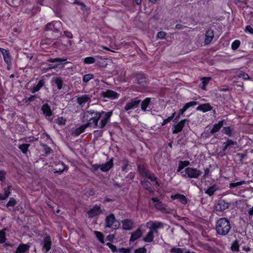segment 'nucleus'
<instances>
[{
	"label": "nucleus",
	"instance_id": "37998d69",
	"mask_svg": "<svg viewBox=\"0 0 253 253\" xmlns=\"http://www.w3.org/2000/svg\"><path fill=\"white\" fill-rule=\"evenodd\" d=\"M94 234L96 236V237L97 238V239H98V240L102 244L104 243V235L103 234L99 232V231H94Z\"/></svg>",
	"mask_w": 253,
	"mask_h": 253
},
{
	"label": "nucleus",
	"instance_id": "052dcab7",
	"mask_svg": "<svg viewBox=\"0 0 253 253\" xmlns=\"http://www.w3.org/2000/svg\"><path fill=\"white\" fill-rule=\"evenodd\" d=\"M16 204V201L14 199L11 198L6 204V207H13Z\"/></svg>",
	"mask_w": 253,
	"mask_h": 253
},
{
	"label": "nucleus",
	"instance_id": "9b49d317",
	"mask_svg": "<svg viewBox=\"0 0 253 253\" xmlns=\"http://www.w3.org/2000/svg\"><path fill=\"white\" fill-rule=\"evenodd\" d=\"M147 225H149V230L154 232L156 234L158 233V229L163 228L164 226V223L158 221H150L147 223Z\"/></svg>",
	"mask_w": 253,
	"mask_h": 253
},
{
	"label": "nucleus",
	"instance_id": "ea45409f",
	"mask_svg": "<svg viewBox=\"0 0 253 253\" xmlns=\"http://www.w3.org/2000/svg\"><path fill=\"white\" fill-rule=\"evenodd\" d=\"M7 2L12 6H17L21 4L22 0H6Z\"/></svg>",
	"mask_w": 253,
	"mask_h": 253
},
{
	"label": "nucleus",
	"instance_id": "58836bf2",
	"mask_svg": "<svg viewBox=\"0 0 253 253\" xmlns=\"http://www.w3.org/2000/svg\"><path fill=\"white\" fill-rule=\"evenodd\" d=\"M30 146L29 144H22L18 146L19 149L23 154H26L28 151V148Z\"/></svg>",
	"mask_w": 253,
	"mask_h": 253
},
{
	"label": "nucleus",
	"instance_id": "0eeeda50",
	"mask_svg": "<svg viewBox=\"0 0 253 253\" xmlns=\"http://www.w3.org/2000/svg\"><path fill=\"white\" fill-rule=\"evenodd\" d=\"M62 26V23L60 21H52L47 23L45 26V31H52L54 32H59Z\"/></svg>",
	"mask_w": 253,
	"mask_h": 253
},
{
	"label": "nucleus",
	"instance_id": "0e129e2a",
	"mask_svg": "<svg viewBox=\"0 0 253 253\" xmlns=\"http://www.w3.org/2000/svg\"><path fill=\"white\" fill-rule=\"evenodd\" d=\"M146 250L145 248H141L136 249L134 251V253H146Z\"/></svg>",
	"mask_w": 253,
	"mask_h": 253
},
{
	"label": "nucleus",
	"instance_id": "aec40b11",
	"mask_svg": "<svg viewBox=\"0 0 253 253\" xmlns=\"http://www.w3.org/2000/svg\"><path fill=\"white\" fill-rule=\"evenodd\" d=\"M51 240L49 236H46L43 240V248L45 250V253L48 252L51 249Z\"/></svg>",
	"mask_w": 253,
	"mask_h": 253
},
{
	"label": "nucleus",
	"instance_id": "c756f323",
	"mask_svg": "<svg viewBox=\"0 0 253 253\" xmlns=\"http://www.w3.org/2000/svg\"><path fill=\"white\" fill-rule=\"evenodd\" d=\"M225 121L224 120L219 121L218 123L215 124L213 125L212 129L211 130L210 132L211 134H213L216 132H218L223 125V122Z\"/></svg>",
	"mask_w": 253,
	"mask_h": 253
},
{
	"label": "nucleus",
	"instance_id": "13d9d810",
	"mask_svg": "<svg viewBox=\"0 0 253 253\" xmlns=\"http://www.w3.org/2000/svg\"><path fill=\"white\" fill-rule=\"evenodd\" d=\"M5 240V233L4 231H0V243H3Z\"/></svg>",
	"mask_w": 253,
	"mask_h": 253
},
{
	"label": "nucleus",
	"instance_id": "f257e3e1",
	"mask_svg": "<svg viewBox=\"0 0 253 253\" xmlns=\"http://www.w3.org/2000/svg\"><path fill=\"white\" fill-rule=\"evenodd\" d=\"M215 230L216 234L221 236H227L231 230L230 221L225 217H221L215 222Z\"/></svg>",
	"mask_w": 253,
	"mask_h": 253
},
{
	"label": "nucleus",
	"instance_id": "4d7b16f0",
	"mask_svg": "<svg viewBox=\"0 0 253 253\" xmlns=\"http://www.w3.org/2000/svg\"><path fill=\"white\" fill-rule=\"evenodd\" d=\"M106 245L111 250L112 252H118V250H117V248L116 246L110 243H107Z\"/></svg>",
	"mask_w": 253,
	"mask_h": 253
},
{
	"label": "nucleus",
	"instance_id": "cd10ccee",
	"mask_svg": "<svg viewBox=\"0 0 253 253\" xmlns=\"http://www.w3.org/2000/svg\"><path fill=\"white\" fill-rule=\"evenodd\" d=\"M155 233L152 230L150 231L146 234V236L143 238V241L145 242L151 243L153 241L154 234Z\"/></svg>",
	"mask_w": 253,
	"mask_h": 253
},
{
	"label": "nucleus",
	"instance_id": "7c9ffc66",
	"mask_svg": "<svg viewBox=\"0 0 253 253\" xmlns=\"http://www.w3.org/2000/svg\"><path fill=\"white\" fill-rule=\"evenodd\" d=\"M237 144V142L233 141L231 139H227L226 142L223 143V146L222 150L223 152H225L228 148H229L231 146Z\"/></svg>",
	"mask_w": 253,
	"mask_h": 253
},
{
	"label": "nucleus",
	"instance_id": "393cba45",
	"mask_svg": "<svg viewBox=\"0 0 253 253\" xmlns=\"http://www.w3.org/2000/svg\"><path fill=\"white\" fill-rule=\"evenodd\" d=\"M141 183L143 187L150 193H153L154 192V189L152 186L151 183L149 181L143 180L141 181Z\"/></svg>",
	"mask_w": 253,
	"mask_h": 253
},
{
	"label": "nucleus",
	"instance_id": "79ce46f5",
	"mask_svg": "<svg viewBox=\"0 0 253 253\" xmlns=\"http://www.w3.org/2000/svg\"><path fill=\"white\" fill-rule=\"evenodd\" d=\"M246 183V182L244 180H242V181H241L239 182H237L230 183L229 184V187L230 189H233L236 187L242 185L243 184H245Z\"/></svg>",
	"mask_w": 253,
	"mask_h": 253
},
{
	"label": "nucleus",
	"instance_id": "a211bd4d",
	"mask_svg": "<svg viewBox=\"0 0 253 253\" xmlns=\"http://www.w3.org/2000/svg\"><path fill=\"white\" fill-rule=\"evenodd\" d=\"M113 166V159H110L105 164H100V170L103 172L108 171Z\"/></svg>",
	"mask_w": 253,
	"mask_h": 253
},
{
	"label": "nucleus",
	"instance_id": "69168bd1",
	"mask_svg": "<svg viewBox=\"0 0 253 253\" xmlns=\"http://www.w3.org/2000/svg\"><path fill=\"white\" fill-rule=\"evenodd\" d=\"M62 36H65L68 39H72L73 38L72 33L68 31H64V34Z\"/></svg>",
	"mask_w": 253,
	"mask_h": 253
},
{
	"label": "nucleus",
	"instance_id": "603ef678",
	"mask_svg": "<svg viewBox=\"0 0 253 253\" xmlns=\"http://www.w3.org/2000/svg\"><path fill=\"white\" fill-rule=\"evenodd\" d=\"M240 45V42L239 40L234 41L231 44L232 49L234 50L237 49Z\"/></svg>",
	"mask_w": 253,
	"mask_h": 253
},
{
	"label": "nucleus",
	"instance_id": "dca6fc26",
	"mask_svg": "<svg viewBox=\"0 0 253 253\" xmlns=\"http://www.w3.org/2000/svg\"><path fill=\"white\" fill-rule=\"evenodd\" d=\"M52 85H55L57 89L60 90L63 87V81L61 77H53L51 81Z\"/></svg>",
	"mask_w": 253,
	"mask_h": 253
},
{
	"label": "nucleus",
	"instance_id": "9d476101",
	"mask_svg": "<svg viewBox=\"0 0 253 253\" xmlns=\"http://www.w3.org/2000/svg\"><path fill=\"white\" fill-rule=\"evenodd\" d=\"M92 95L90 94H83L77 96V102L81 107H83L85 104H89L91 102Z\"/></svg>",
	"mask_w": 253,
	"mask_h": 253
},
{
	"label": "nucleus",
	"instance_id": "39448f33",
	"mask_svg": "<svg viewBox=\"0 0 253 253\" xmlns=\"http://www.w3.org/2000/svg\"><path fill=\"white\" fill-rule=\"evenodd\" d=\"M120 222L116 220L114 214H110L107 216L105 220V227L116 230L120 227Z\"/></svg>",
	"mask_w": 253,
	"mask_h": 253
},
{
	"label": "nucleus",
	"instance_id": "5fc2aeb1",
	"mask_svg": "<svg viewBox=\"0 0 253 253\" xmlns=\"http://www.w3.org/2000/svg\"><path fill=\"white\" fill-rule=\"evenodd\" d=\"M239 244L237 240H235L231 247V250L233 251H239Z\"/></svg>",
	"mask_w": 253,
	"mask_h": 253
},
{
	"label": "nucleus",
	"instance_id": "49530a36",
	"mask_svg": "<svg viewBox=\"0 0 253 253\" xmlns=\"http://www.w3.org/2000/svg\"><path fill=\"white\" fill-rule=\"evenodd\" d=\"M67 59L64 58H50L48 60V61L50 63H54L57 62H65L66 61Z\"/></svg>",
	"mask_w": 253,
	"mask_h": 253
},
{
	"label": "nucleus",
	"instance_id": "e2e57ef3",
	"mask_svg": "<svg viewBox=\"0 0 253 253\" xmlns=\"http://www.w3.org/2000/svg\"><path fill=\"white\" fill-rule=\"evenodd\" d=\"M167 35V33L164 31H161L158 32L157 37L159 39H164Z\"/></svg>",
	"mask_w": 253,
	"mask_h": 253
},
{
	"label": "nucleus",
	"instance_id": "f8f14e48",
	"mask_svg": "<svg viewBox=\"0 0 253 253\" xmlns=\"http://www.w3.org/2000/svg\"><path fill=\"white\" fill-rule=\"evenodd\" d=\"M229 207V203L224 200L220 199L217 203L215 204L214 209L216 211H222L228 209Z\"/></svg>",
	"mask_w": 253,
	"mask_h": 253
},
{
	"label": "nucleus",
	"instance_id": "ddd939ff",
	"mask_svg": "<svg viewBox=\"0 0 253 253\" xmlns=\"http://www.w3.org/2000/svg\"><path fill=\"white\" fill-rule=\"evenodd\" d=\"M101 96L104 98H108L110 99H117L119 97V94L117 92L110 89H107L100 93Z\"/></svg>",
	"mask_w": 253,
	"mask_h": 253
},
{
	"label": "nucleus",
	"instance_id": "c03bdc74",
	"mask_svg": "<svg viewBox=\"0 0 253 253\" xmlns=\"http://www.w3.org/2000/svg\"><path fill=\"white\" fill-rule=\"evenodd\" d=\"M93 78L94 76L92 74H85L83 77V81L85 83H87Z\"/></svg>",
	"mask_w": 253,
	"mask_h": 253
},
{
	"label": "nucleus",
	"instance_id": "c9c22d12",
	"mask_svg": "<svg viewBox=\"0 0 253 253\" xmlns=\"http://www.w3.org/2000/svg\"><path fill=\"white\" fill-rule=\"evenodd\" d=\"M44 81L43 80H40L37 85L31 89V92L32 93H35L38 91L44 85Z\"/></svg>",
	"mask_w": 253,
	"mask_h": 253
},
{
	"label": "nucleus",
	"instance_id": "6e6d98bb",
	"mask_svg": "<svg viewBox=\"0 0 253 253\" xmlns=\"http://www.w3.org/2000/svg\"><path fill=\"white\" fill-rule=\"evenodd\" d=\"M128 165V161L126 160H124L122 161V170L126 171V169Z\"/></svg>",
	"mask_w": 253,
	"mask_h": 253
},
{
	"label": "nucleus",
	"instance_id": "09e8293b",
	"mask_svg": "<svg viewBox=\"0 0 253 253\" xmlns=\"http://www.w3.org/2000/svg\"><path fill=\"white\" fill-rule=\"evenodd\" d=\"M223 133L231 136L232 135V131L230 127H224L222 130Z\"/></svg>",
	"mask_w": 253,
	"mask_h": 253
},
{
	"label": "nucleus",
	"instance_id": "3c124183",
	"mask_svg": "<svg viewBox=\"0 0 253 253\" xmlns=\"http://www.w3.org/2000/svg\"><path fill=\"white\" fill-rule=\"evenodd\" d=\"M198 104V102L191 101V102H188L186 104H185V105L183 106V107L185 108L186 109V110H187L190 107H193Z\"/></svg>",
	"mask_w": 253,
	"mask_h": 253
},
{
	"label": "nucleus",
	"instance_id": "1a4fd4ad",
	"mask_svg": "<svg viewBox=\"0 0 253 253\" xmlns=\"http://www.w3.org/2000/svg\"><path fill=\"white\" fill-rule=\"evenodd\" d=\"M141 102V100L137 97H135L130 99L128 102H127L125 107V110L128 111V113H129L130 110L135 109L139 105Z\"/></svg>",
	"mask_w": 253,
	"mask_h": 253
},
{
	"label": "nucleus",
	"instance_id": "4be33fe9",
	"mask_svg": "<svg viewBox=\"0 0 253 253\" xmlns=\"http://www.w3.org/2000/svg\"><path fill=\"white\" fill-rule=\"evenodd\" d=\"M122 228L126 230H130L132 229L133 226V222L130 219H126L123 220L122 221Z\"/></svg>",
	"mask_w": 253,
	"mask_h": 253
},
{
	"label": "nucleus",
	"instance_id": "e433bc0d",
	"mask_svg": "<svg viewBox=\"0 0 253 253\" xmlns=\"http://www.w3.org/2000/svg\"><path fill=\"white\" fill-rule=\"evenodd\" d=\"M88 127V126H87L86 124H84L83 125L77 128L75 131H74V134L76 136L79 135L80 134H81L82 132H83L86 128Z\"/></svg>",
	"mask_w": 253,
	"mask_h": 253
},
{
	"label": "nucleus",
	"instance_id": "412c9836",
	"mask_svg": "<svg viewBox=\"0 0 253 253\" xmlns=\"http://www.w3.org/2000/svg\"><path fill=\"white\" fill-rule=\"evenodd\" d=\"M170 198L172 200H178V201L183 205H186L187 203V199L186 197L182 194H176L172 195H171Z\"/></svg>",
	"mask_w": 253,
	"mask_h": 253
},
{
	"label": "nucleus",
	"instance_id": "de8ad7c7",
	"mask_svg": "<svg viewBox=\"0 0 253 253\" xmlns=\"http://www.w3.org/2000/svg\"><path fill=\"white\" fill-rule=\"evenodd\" d=\"M186 111V109L183 107V108L179 110L178 115L173 120V122L175 123L177 122L180 119V116L183 115Z\"/></svg>",
	"mask_w": 253,
	"mask_h": 253
},
{
	"label": "nucleus",
	"instance_id": "72a5a7b5",
	"mask_svg": "<svg viewBox=\"0 0 253 253\" xmlns=\"http://www.w3.org/2000/svg\"><path fill=\"white\" fill-rule=\"evenodd\" d=\"M100 58L99 55L95 56L94 57H87L84 59V63L86 64H93L96 62V59Z\"/></svg>",
	"mask_w": 253,
	"mask_h": 253
},
{
	"label": "nucleus",
	"instance_id": "c85d7f7f",
	"mask_svg": "<svg viewBox=\"0 0 253 253\" xmlns=\"http://www.w3.org/2000/svg\"><path fill=\"white\" fill-rule=\"evenodd\" d=\"M30 246L28 244H20L17 247L15 253H25L29 250Z\"/></svg>",
	"mask_w": 253,
	"mask_h": 253
},
{
	"label": "nucleus",
	"instance_id": "bb28decb",
	"mask_svg": "<svg viewBox=\"0 0 253 253\" xmlns=\"http://www.w3.org/2000/svg\"><path fill=\"white\" fill-rule=\"evenodd\" d=\"M142 236L141 230L138 228L134 232H132L129 241L130 242H134Z\"/></svg>",
	"mask_w": 253,
	"mask_h": 253
},
{
	"label": "nucleus",
	"instance_id": "774afa93",
	"mask_svg": "<svg viewBox=\"0 0 253 253\" xmlns=\"http://www.w3.org/2000/svg\"><path fill=\"white\" fill-rule=\"evenodd\" d=\"M248 213L250 218L253 217V206L248 210Z\"/></svg>",
	"mask_w": 253,
	"mask_h": 253
},
{
	"label": "nucleus",
	"instance_id": "2f4dec72",
	"mask_svg": "<svg viewBox=\"0 0 253 253\" xmlns=\"http://www.w3.org/2000/svg\"><path fill=\"white\" fill-rule=\"evenodd\" d=\"M218 189L217 186L215 184H213L209 187L206 191L205 193L210 196H212L214 192Z\"/></svg>",
	"mask_w": 253,
	"mask_h": 253
},
{
	"label": "nucleus",
	"instance_id": "a18cd8bd",
	"mask_svg": "<svg viewBox=\"0 0 253 253\" xmlns=\"http://www.w3.org/2000/svg\"><path fill=\"white\" fill-rule=\"evenodd\" d=\"M60 165L62 167V168H59V169H54V173H58V174H61V173H62L63 172V171L66 169L67 168V167L63 163H62Z\"/></svg>",
	"mask_w": 253,
	"mask_h": 253
},
{
	"label": "nucleus",
	"instance_id": "423d86ee",
	"mask_svg": "<svg viewBox=\"0 0 253 253\" xmlns=\"http://www.w3.org/2000/svg\"><path fill=\"white\" fill-rule=\"evenodd\" d=\"M112 114L113 112L112 111L108 112L101 111L100 112L99 122H98L97 127L99 128H104L110 122Z\"/></svg>",
	"mask_w": 253,
	"mask_h": 253
},
{
	"label": "nucleus",
	"instance_id": "f03ea898",
	"mask_svg": "<svg viewBox=\"0 0 253 253\" xmlns=\"http://www.w3.org/2000/svg\"><path fill=\"white\" fill-rule=\"evenodd\" d=\"M100 112L93 110H89L84 113V117L87 120V126H92L94 128L98 127Z\"/></svg>",
	"mask_w": 253,
	"mask_h": 253
},
{
	"label": "nucleus",
	"instance_id": "bf43d9fd",
	"mask_svg": "<svg viewBox=\"0 0 253 253\" xmlns=\"http://www.w3.org/2000/svg\"><path fill=\"white\" fill-rule=\"evenodd\" d=\"M43 151L46 155H48L50 153V152L52 151V149L48 146L47 145L44 144L43 145Z\"/></svg>",
	"mask_w": 253,
	"mask_h": 253
},
{
	"label": "nucleus",
	"instance_id": "7ed1b4c3",
	"mask_svg": "<svg viewBox=\"0 0 253 253\" xmlns=\"http://www.w3.org/2000/svg\"><path fill=\"white\" fill-rule=\"evenodd\" d=\"M137 169L140 175L143 177L149 179L152 181L155 182V185L159 186V183L157 180V177L155 174L151 172L150 170L145 168L143 165H139Z\"/></svg>",
	"mask_w": 253,
	"mask_h": 253
},
{
	"label": "nucleus",
	"instance_id": "5701e85b",
	"mask_svg": "<svg viewBox=\"0 0 253 253\" xmlns=\"http://www.w3.org/2000/svg\"><path fill=\"white\" fill-rule=\"evenodd\" d=\"M214 36L213 31L211 29H208L205 34V43L206 44L211 43Z\"/></svg>",
	"mask_w": 253,
	"mask_h": 253
},
{
	"label": "nucleus",
	"instance_id": "680f3d73",
	"mask_svg": "<svg viewBox=\"0 0 253 253\" xmlns=\"http://www.w3.org/2000/svg\"><path fill=\"white\" fill-rule=\"evenodd\" d=\"M66 120L63 117L58 118L57 120L56 123L59 125H65Z\"/></svg>",
	"mask_w": 253,
	"mask_h": 253
},
{
	"label": "nucleus",
	"instance_id": "a19ab883",
	"mask_svg": "<svg viewBox=\"0 0 253 253\" xmlns=\"http://www.w3.org/2000/svg\"><path fill=\"white\" fill-rule=\"evenodd\" d=\"M211 80L210 78L204 77L202 79V86H201V88L203 90L206 89V85L209 84L210 81Z\"/></svg>",
	"mask_w": 253,
	"mask_h": 253
},
{
	"label": "nucleus",
	"instance_id": "338daca9",
	"mask_svg": "<svg viewBox=\"0 0 253 253\" xmlns=\"http://www.w3.org/2000/svg\"><path fill=\"white\" fill-rule=\"evenodd\" d=\"M118 253H129V250L126 248H121L118 250Z\"/></svg>",
	"mask_w": 253,
	"mask_h": 253
},
{
	"label": "nucleus",
	"instance_id": "f3484780",
	"mask_svg": "<svg viewBox=\"0 0 253 253\" xmlns=\"http://www.w3.org/2000/svg\"><path fill=\"white\" fill-rule=\"evenodd\" d=\"M137 84L142 88L147 86V83L144 76L141 74H137L136 77Z\"/></svg>",
	"mask_w": 253,
	"mask_h": 253
},
{
	"label": "nucleus",
	"instance_id": "6ab92c4d",
	"mask_svg": "<svg viewBox=\"0 0 253 253\" xmlns=\"http://www.w3.org/2000/svg\"><path fill=\"white\" fill-rule=\"evenodd\" d=\"M41 110L45 117H48V119L51 121L50 117L52 115V112L50 106L47 104H44L42 106Z\"/></svg>",
	"mask_w": 253,
	"mask_h": 253
},
{
	"label": "nucleus",
	"instance_id": "4c0bfd02",
	"mask_svg": "<svg viewBox=\"0 0 253 253\" xmlns=\"http://www.w3.org/2000/svg\"><path fill=\"white\" fill-rule=\"evenodd\" d=\"M99 57L100 58L96 59V64L100 67H106L107 65L106 59L105 58H102V57L100 55H99Z\"/></svg>",
	"mask_w": 253,
	"mask_h": 253
},
{
	"label": "nucleus",
	"instance_id": "473e14b6",
	"mask_svg": "<svg viewBox=\"0 0 253 253\" xmlns=\"http://www.w3.org/2000/svg\"><path fill=\"white\" fill-rule=\"evenodd\" d=\"M151 98H146L144 100L141 102V109L144 111L146 112L147 111V108L149 106L150 104Z\"/></svg>",
	"mask_w": 253,
	"mask_h": 253
},
{
	"label": "nucleus",
	"instance_id": "a878e982",
	"mask_svg": "<svg viewBox=\"0 0 253 253\" xmlns=\"http://www.w3.org/2000/svg\"><path fill=\"white\" fill-rule=\"evenodd\" d=\"M212 107L209 103H205L199 105L196 109L198 111H201L203 112H206L208 111L212 110Z\"/></svg>",
	"mask_w": 253,
	"mask_h": 253
},
{
	"label": "nucleus",
	"instance_id": "8fccbe9b",
	"mask_svg": "<svg viewBox=\"0 0 253 253\" xmlns=\"http://www.w3.org/2000/svg\"><path fill=\"white\" fill-rule=\"evenodd\" d=\"M171 253H184L183 250L181 248H176L175 247H172L170 250Z\"/></svg>",
	"mask_w": 253,
	"mask_h": 253
},
{
	"label": "nucleus",
	"instance_id": "b1692460",
	"mask_svg": "<svg viewBox=\"0 0 253 253\" xmlns=\"http://www.w3.org/2000/svg\"><path fill=\"white\" fill-rule=\"evenodd\" d=\"M0 50L3 55L4 61L7 64H10L11 63V58L9 51L7 50L2 48H0Z\"/></svg>",
	"mask_w": 253,
	"mask_h": 253
},
{
	"label": "nucleus",
	"instance_id": "2eb2a0df",
	"mask_svg": "<svg viewBox=\"0 0 253 253\" xmlns=\"http://www.w3.org/2000/svg\"><path fill=\"white\" fill-rule=\"evenodd\" d=\"M102 213L100 205H95L92 208L88 211L87 214L88 217L90 218L93 217L95 216H98Z\"/></svg>",
	"mask_w": 253,
	"mask_h": 253
},
{
	"label": "nucleus",
	"instance_id": "864d4df0",
	"mask_svg": "<svg viewBox=\"0 0 253 253\" xmlns=\"http://www.w3.org/2000/svg\"><path fill=\"white\" fill-rule=\"evenodd\" d=\"M238 76L240 78H242L244 80H248L250 78L249 75L243 71L240 72L238 74Z\"/></svg>",
	"mask_w": 253,
	"mask_h": 253
},
{
	"label": "nucleus",
	"instance_id": "6e6552de",
	"mask_svg": "<svg viewBox=\"0 0 253 253\" xmlns=\"http://www.w3.org/2000/svg\"><path fill=\"white\" fill-rule=\"evenodd\" d=\"M151 200L155 203L154 207L157 210L164 213H170L169 210L167 209L165 205L163 204L158 198L154 197L152 198Z\"/></svg>",
	"mask_w": 253,
	"mask_h": 253
},
{
	"label": "nucleus",
	"instance_id": "4468645a",
	"mask_svg": "<svg viewBox=\"0 0 253 253\" xmlns=\"http://www.w3.org/2000/svg\"><path fill=\"white\" fill-rule=\"evenodd\" d=\"M186 122L188 123L189 121L187 119H183L179 121L177 124L173 125L172 133L173 134H176L181 132Z\"/></svg>",
	"mask_w": 253,
	"mask_h": 253
},
{
	"label": "nucleus",
	"instance_id": "f704fd0d",
	"mask_svg": "<svg viewBox=\"0 0 253 253\" xmlns=\"http://www.w3.org/2000/svg\"><path fill=\"white\" fill-rule=\"evenodd\" d=\"M190 163L189 161H180L179 166L177 169V171L180 172L181 174V171H183V169L188 165H189Z\"/></svg>",
	"mask_w": 253,
	"mask_h": 253
},
{
	"label": "nucleus",
	"instance_id": "20e7f679",
	"mask_svg": "<svg viewBox=\"0 0 253 253\" xmlns=\"http://www.w3.org/2000/svg\"><path fill=\"white\" fill-rule=\"evenodd\" d=\"M202 171L196 168L188 167L181 171V176L186 178L197 179L201 175Z\"/></svg>",
	"mask_w": 253,
	"mask_h": 253
}]
</instances>
